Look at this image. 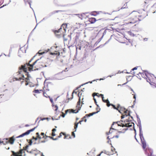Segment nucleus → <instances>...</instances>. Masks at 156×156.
<instances>
[{"instance_id": "1", "label": "nucleus", "mask_w": 156, "mask_h": 156, "mask_svg": "<svg viewBox=\"0 0 156 156\" xmlns=\"http://www.w3.org/2000/svg\"><path fill=\"white\" fill-rule=\"evenodd\" d=\"M33 58H32L28 63L25 64L24 65H22L19 67V71L18 72V75H21L19 78H16V80H21L22 83H24L25 85H27L29 82L28 81L29 80V76L27 71H34L38 70L44 67V64L39 59L36 60L32 63L31 62Z\"/></svg>"}, {"instance_id": "2", "label": "nucleus", "mask_w": 156, "mask_h": 156, "mask_svg": "<svg viewBox=\"0 0 156 156\" xmlns=\"http://www.w3.org/2000/svg\"><path fill=\"white\" fill-rule=\"evenodd\" d=\"M130 22L125 23L123 25L124 26H128L129 27H132V24L142 20L146 16L145 12H139L133 11L129 15Z\"/></svg>"}, {"instance_id": "3", "label": "nucleus", "mask_w": 156, "mask_h": 156, "mask_svg": "<svg viewBox=\"0 0 156 156\" xmlns=\"http://www.w3.org/2000/svg\"><path fill=\"white\" fill-rule=\"evenodd\" d=\"M130 124V123H126L125 124H122V123L120 122H113L110 129V130L109 131V132H107L106 134L107 135H110L116 131V129L112 128L114 125H115L116 126H122V127H126V128L122 129L123 131L119 132V133H124L125 131L127 129V127H129L132 126V125Z\"/></svg>"}, {"instance_id": "4", "label": "nucleus", "mask_w": 156, "mask_h": 156, "mask_svg": "<svg viewBox=\"0 0 156 156\" xmlns=\"http://www.w3.org/2000/svg\"><path fill=\"white\" fill-rule=\"evenodd\" d=\"M44 85V86L43 88V95L45 97L48 98L49 97V96L46 94V92L49 91V88L51 87L52 86V84L50 82H45Z\"/></svg>"}, {"instance_id": "5", "label": "nucleus", "mask_w": 156, "mask_h": 156, "mask_svg": "<svg viewBox=\"0 0 156 156\" xmlns=\"http://www.w3.org/2000/svg\"><path fill=\"white\" fill-rule=\"evenodd\" d=\"M111 136L110 135L107 137V138L109 140L107 142L110 145H112V142L114 143L117 141V139L119 137V135L114 136L112 137H111Z\"/></svg>"}, {"instance_id": "6", "label": "nucleus", "mask_w": 156, "mask_h": 156, "mask_svg": "<svg viewBox=\"0 0 156 156\" xmlns=\"http://www.w3.org/2000/svg\"><path fill=\"white\" fill-rule=\"evenodd\" d=\"M67 24L64 23L62 24L61 26V28L58 30H56L54 31V33L56 35H60L62 34L61 33V31L62 30V28H63L65 31H66V29L67 27Z\"/></svg>"}, {"instance_id": "7", "label": "nucleus", "mask_w": 156, "mask_h": 156, "mask_svg": "<svg viewBox=\"0 0 156 156\" xmlns=\"http://www.w3.org/2000/svg\"><path fill=\"white\" fill-rule=\"evenodd\" d=\"M105 153L108 155H111L115 153L116 151L115 149L111 146L110 149L105 151Z\"/></svg>"}, {"instance_id": "8", "label": "nucleus", "mask_w": 156, "mask_h": 156, "mask_svg": "<svg viewBox=\"0 0 156 156\" xmlns=\"http://www.w3.org/2000/svg\"><path fill=\"white\" fill-rule=\"evenodd\" d=\"M140 68L139 67H135L131 69L130 73L132 74L138 75L140 73Z\"/></svg>"}, {"instance_id": "9", "label": "nucleus", "mask_w": 156, "mask_h": 156, "mask_svg": "<svg viewBox=\"0 0 156 156\" xmlns=\"http://www.w3.org/2000/svg\"><path fill=\"white\" fill-rule=\"evenodd\" d=\"M147 76L146 77L145 79L147 80V82L149 83H153V76L151 75V74L149 73H146Z\"/></svg>"}, {"instance_id": "10", "label": "nucleus", "mask_w": 156, "mask_h": 156, "mask_svg": "<svg viewBox=\"0 0 156 156\" xmlns=\"http://www.w3.org/2000/svg\"><path fill=\"white\" fill-rule=\"evenodd\" d=\"M37 128V127H35L32 129L28 130L26 132L23 133L22 134L16 137V138H20L24 136L25 135H28L31 132L34 131V129Z\"/></svg>"}, {"instance_id": "11", "label": "nucleus", "mask_w": 156, "mask_h": 156, "mask_svg": "<svg viewBox=\"0 0 156 156\" xmlns=\"http://www.w3.org/2000/svg\"><path fill=\"white\" fill-rule=\"evenodd\" d=\"M84 121L85 122H86L87 119H85V116H84L83 118L81 120L79 121L78 122H75L74 124V128L75 129V131H76V129L78 127V124H81V122Z\"/></svg>"}, {"instance_id": "12", "label": "nucleus", "mask_w": 156, "mask_h": 156, "mask_svg": "<svg viewBox=\"0 0 156 156\" xmlns=\"http://www.w3.org/2000/svg\"><path fill=\"white\" fill-rule=\"evenodd\" d=\"M118 111L121 114H122L126 111H127V109L126 108L121 106L119 104H118Z\"/></svg>"}, {"instance_id": "13", "label": "nucleus", "mask_w": 156, "mask_h": 156, "mask_svg": "<svg viewBox=\"0 0 156 156\" xmlns=\"http://www.w3.org/2000/svg\"><path fill=\"white\" fill-rule=\"evenodd\" d=\"M23 151V150H20L19 151L17 152H15L14 151H12V152L14 156H22V154Z\"/></svg>"}, {"instance_id": "14", "label": "nucleus", "mask_w": 156, "mask_h": 156, "mask_svg": "<svg viewBox=\"0 0 156 156\" xmlns=\"http://www.w3.org/2000/svg\"><path fill=\"white\" fill-rule=\"evenodd\" d=\"M55 77L58 80H62L65 78V76L62 73H59L56 75Z\"/></svg>"}, {"instance_id": "15", "label": "nucleus", "mask_w": 156, "mask_h": 156, "mask_svg": "<svg viewBox=\"0 0 156 156\" xmlns=\"http://www.w3.org/2000/svg\"><path fill=\"white\" fill-rule=\"evenodd\" d=\"M141 143L142 144V147L143 149H145L147 145L146 144V142L144 139V137L143 136L140 137Z\"/></svg>"}, {"instance_id": "16", "label": "nucleus", "mask_w": 156, "mask_h": 156, "mask_svg": "<svg viewBox=\"0 0 156 156\" xmlns=\"http://www.w3.org/2000/svg\"><path fill=\"white\" fill-rule=\"evenodd\" d=\"M77 16V17L81 20H83L86 19L87 17V16L84 13H82L81 14H76Z\"/></svg>"}, {"instance_id": "17", "label": "nucleus", "mask_w": 156, "mask_h": 156, "mask_svg": "<svg viewBox=\"0 0 156 156\" xmlns=\"http://www.w3.org/2000/svg\"><path fill=\"white\" fill-rule=\"evenodd\" d=\"M101 97L102 98V101L106 103V105L108 107H109L111 105L108 99L105 100L104 99V95L103 94L101 95Z\"/></svg>"}, {"instance_id": "18", "label": "nucleus", "mask_w": 156, "mask_h": 156, "mask_svg": "<svg viewBox=\"0 0 156 156\" xmlns=\"http://www.w3.org/2000/svg\"><path fill=\"white\" fill-rule=\"evenodd\" d=\"M29 153L35 156H36L40 154V151L36 149L32 150L31 151H29Z\"/></svg>"}, {"instance_id": "19", "label": "nucleus", "mask_w": 156, "mask_h": 156, "mask_svg": "<svg viewBox=\"0 0 156 156\" xmlns=\"http://www.w3.org/2000/svg\"><path fill=\"white\" fill-rule=\"evenodd\" d=\"M148 73V72L146 71H143V72H140V73H139V75H138V76L140 77L141 76L143 78H144L145 79L147 76V73Z\"/></svg>"}, {"instance_id": "20", "label": "nucleus", "mask_w": 156, "mask_h": 156, "mask_svg": "<svg viewBox=\"0 0 156 156\" xmlns=\"http://www.w3.org/2000/svg\"><path fill=\"white\" fill-rule=\"evenodd\" d=\"M15 140V139L14 136L10 138L9 140H8V139H7V142L11 144H13Z\"/></svg>"}, {"instance_id": "21", "label": "nucleus", "mask_w": 156, "mask_h": 156, "mask_svg": "<svg viewBox=\"0 0 156 156\" xmlns=\"http://www.w3.org/2000/svg\"><path fill=\"white\" fill-rule=\"evenodd\" d=\"M146 153L148 156H156L152 155L153 151L150 149L147 150L146 151Z\"/></svg>"}, {"instance_id": "22", "label": "nucleus", "mask_w": 156, "mask_h": 156, "mask_svg": "<svg viewBox=\"0 0 156 156\" xmlns=\"http://www.w3.org/2000/svg\"><path fill=\"white\" fill-rule=\"evenodd\" d=\"M78 111H76V110H74L73 109H72L71 110L70 109H68L65 111V113L67 114L68 112H69L70 113H71V112L73 113H76L78 112Z\"/></svg>"}, {"instance_id": "23", "label": "nucleus", "mask_w": 156, "mask_h": 156, "mask_svg": "<svg viewBox=\"0 0 156 156\" xmlns=\"http://www.w3.org/2000/svg\"><path fill=\"white\" fill-rule=\"evenodd\" d=\"M122 114L123 115L121 117L122 118L125 117V116L127 117L130 114L129 111L127 109V111L125 112Z\"/></svg>"}, {"instance_id": "24", "label": "nucleus", "mask_w": 156, "mask_h": 156, "mask_svg": "<svg viewBox=\"0 0 156 156\" xmlns=\"http://www.w3.org/2000/svg\"><path fill=\"white\" fill-rule=\"evenodd\" d=\"M62 135L64 136V133H63V132H61L60 133L59 135L57 136V138H55V139H54L53 138V137H49V138H50L51 139H52L53 140H57L58 139V138L61 137Z\"/></svg>"}, {"instance_id": "25", "label": "nucleus", "mask_w": 156, "mask_h": 156, "mask_svg": "<svg viewBox=\"0 0 156 156\" xmlns=\"http://www.w3.org/2000/svg\"><path fill=\"white\" fill-rule=\"evenodd\" d=\"M81 91H83L82 90H81L80 91H79V93L78 94V97H79V101L77 102V104L79 105H80V97L82 95V93L81 92Z\"/></svg>"}, {"instance_id": "26", "label": "nucleus", "mask_w": 156, "mask_h": 156, "mask_svg": "<svg viewBox=\"0 0 156 156\" xmlns=\"http://www.w3.org/2000/svg\"><path fill=\"white\" fill-rule=\"evenodd\" d=\"M96 21V19L94 18H91L89 19V21L91 23H94Z\"/></svg>"}, {"instance_id": "27", "label": "nucleus", "mask_w": 156, "mask_h": 156, "mask_svg": "<svg viewBox=\"0 0 156 156\" xmlns=\"http://www.w3.org/2000/svg\"><path fill=\"white\" fill-rule=\"evenodd\" d=\"M36 134L37 135V137L36 138H35L34 136H33L32 138L33 139L36 140L38 139H40L42 138L40 136V135H39V133H37Z\"/></svg>"}, {"instance_id": "28", "label": "nucleus", "mask_w": 156, "mask_h": 156, "mask_svg": "<svg viewBox=\"0 0 156 156\" xmlns=\"http://www.w3.org/2000/svg\"><path fill=\"white\" fill-rule=\"evenodd\" d=\"M50 55H56L58 56H59L60 54V53L58 51H55L54 52H51L50 53Z\"/></svg>"}, {"instance_id": "29", "label": "nucleus", "mask_w": 156, "mask_h": 156, "mask_svg": "<svg viewBox=\"0 0 156 156\" xmlns=\"http://www.w3.org/2000/svg\"><path fill=\"white\" fill-rule=\"evenodd\" d=\"M63 138L64 139H69L71 138V136L69 135H66V134L64 133V137Z\"/></svg>"}, {"instance_id": "30", "label": "nucleus", "mask_w": 156, "mask_h": 156, "mask_svg": "<svg viewBox=\"0 0 156 156\" xmlns=\"http://www.w3.org/2000/svg\"><path fill=\"white\" fill-rule=\"evenodd\" d=\"M41 135L42 136V138H44L45 139H46L47 137H49L48 136L46 135H45L44 133H41Z\"/></svg>"}, {"instance_id": "31", "label": "nucleus", "mask_w": 156, "mask_h": 156, "mask_svg": "<svg viewBox=\"0 0 156 156\" xmlns=\"http://www.w3.org/2000/svg\"><path fill=\"white\" fill-rule=\"evenodd\" d=\"M139 130H140V137L143 136V132L142 131V128L141 126H139Z\"/></svg>"}, {"instance_id": "32", "label": "nucleus", "mask_w": 156, "mask_h": 156, "mask_svg": "<svg viewBox=\"0 0 156 156\" xmlns=\"http://www.w3.org/2000/svg\"><path fill=\"white\" fill-rule=\"evenodd\" d=\"M17 91V89L16 87L12 88L11 90V92L12 94H14Z\"/></svg>"}, {"instance_id": "33", "label": "nucleus", "mask_w": 156, "mask_h": 156, "mask_svg": "<svg viewBox=\"0 0 156 156\" xmlns=\"http://www.w3.org/2000/svg\"><path fill=\"white\" fill-rule=\"evenodd\" d=\"M97 113V112H93L92 113H90L89 114H87L85 116V118L86 117H89L90 116H92L93 115Z\"/></svg>"}, {"instance_id": "34", "label": "nucleus", "mask_w": 156, "mask_h": 156, "mask_svg": "<svg viewBox=\"0 0 156 156\" xmlns=\"http://www.w3.org/2000/svg\"><path fill=\"white\" fill-rule=\"evenodd\" d=\"M7 139H4L3 141H1V139H0V144L2 143L3 144H5L7 143Z\"/></svg>"}, {"instance_id": "35", "label": "nucleus", "mask_w": 156, "mask_h": 156, "mask_svg": "<svg viewBox=\"0 0 156 156\" xmlns=\"http://www.w3.org/2000/svg\"><path fill=\"white\" fill-rule=\"evenodd\" d=\"M102 94H100L98 93H93L92 94V96L94 98V97L95 96H97L98 97H99L100 96H101V95Z\"/></svg>"}, {"instance_id": "36", "label": "nucleus", "mask_w": 156, "mask_h": 156, "mask_svg": "<svg viewBox=\"0 0 156 156\" xmlns=\"http://www.w3.org/2000/svg\"><path fill=\"white\" fill-rule=\"evenodd\" d=\"M56 130L55 129H53L52 130V133L51 135L53 136H55V132Z\"/></svg>"}, {"instance_id": "37", "label": "nucleus", "mask_w": 156, "mask_h": 156, "mask_svg": "<svg viewBox=\"0 0 156 156\" xmlns=\"http://www.w3.org/2000/svg\"><path fill=\"white\" fill-rule=\"evenodd\" d=\"M28 147H29L28 145H27L26 146L24 147H23V152H24V150H26L27 151V152H29L30 151H29L28 150Z\"/></svg>"}, {"instance_id": "38", "label": "nucleus", "mask_w": 156, "mask_h": 156, "mask_svg": "<svg viewBox=\"0 0 156 156\" xmlns=\"http://www.w3.org/2000/svg\"><path fill=\"white\" fill-rule=\"evenodd\" d=\"M52 106L53 107V109L55 111H56L58 109V107L57 106V105H53V104L52 105Z\"/></svg>"}, {"instance_id": "39", "label": "nucleus", "mask_w": 156, "mask_h": 156, "mask_svg": "<svg viewBox=\"0 0 156 156\" xmlns=\"http://www.w3.org/2000/svg\"><path fill=\"white\" fill-rule=\"evenodd\" d=\"M110 105H111L112 106L113 108L114 109H116L118 111V105H117V107H116L115 105H114L113 104H110Z\"/></svg>"}, {"instance_id": "40", "label": "nucleus", "mask_w": 156, "mask_h": 156, "mask_svg": "<svg viewBox=\"0 0 156 156\" xmlns=\"http://www.w3.org/2000/svg\"><path fill=\"white\" fill-rule=\"evenodd\" d=\"M43 91L42 90H34L33 92H34L35 93H40V91Z\"/></svg>"}, {"instance_id": "41", "label": "nucleus", "mask_w": 156, "mask_h": 156, "mask_svg": "<svg viewBox=\"0 0 156 156\" xmlns=\"http://www.w3.org/2000/svg\"><path fill=\"white\" fill-rule=\"evenodd\" d=\"M25 3H28L30 5V2H31V0H24Z\"/></svg>"}, {"instance_id": "42", "label": "nucleus", "mask_w": 156, "mask_h": 156, "mask_svg": "<svg viewBox=\"0 0 156 156\" xmlns=\"http://www.w3.org/2000/svg\"><path fill=\"white\" fill-rule=\"evenodd\" d=\"M96 109L97 110V112H97V113H98L100 111V108L98 105H97V107L96 108Z\"/></svg>"}, {"instance_id": "43", "label": "nucleus", "mask_w": 156, "mask_h": 156, "mask_svg": "<svg viewBox=\"0 0 156 156\" xmlns=\"http://www.w3.org/2000/svg\"><path fill=\"white\" fill-rule=\"evenodd\" d=\"M72 136H73V138L75 137V133H74V132H72Z\"/></svg>"}, {"instance_id": "44", "label": "nucleus", "mask_w": 156, "mask_h": 156, "mask_svg": "<svg viewBox=\"0 0 156 156\" xmlns=\"http://www.w3.org/2000/svg\"><path fill=\"white\" fill-rule=\"evenodd\" d=\"M94 101L95 102V104L97 106V105H98L97 104V102L96 101V99L94 98Z\"/></svg>"}, {"instance_id": "45", "label": "nucleus", "mask_w": 156, "mask_h": 156, "mask_svg": "<svg viewBox=\"0 0 156 156\" xmlns=\"http://www.w3.org/2000/svg\"><path fill=\"white\" fill-rule=\"evenodd\" d=\"M91 153H90V152L89 153H87V155L86 156H91Z\"/></svg>"}, {"instance_id": "46", "label": "nucleus", "mask_w": 156, "mask_h": 156, "mask_svg": "<svg viewBox=\"0 0 156 156\" xmlns=\"http://www.w3.org/2000/svg\"><path fill=\"white\" fill-rule=\"evenodd\" d=\"M50 101H51V103L53 104L54 102H53V100L51 98H50Z\"/></svg>"}, {"instance_id": "47", "label": "nucleus", "mask_w": 156, "mask_h": 156, "mask_svg": "<svg viewBox=\"0 0 156 156\" xmlns=\"http://www.w3.org/2000/svg\"><path fill=\"white\" fill-rule=\"evenodd\" d=\"M32 143V140H30L29 142V144L30 145H31Z\"/></svg>"}, {"instance_id": "48", "label": "nucleus", "mask_w": 156, "mask_h": 156, "mask_svg": "<svg viewBox=\"0 0 156 156\" xmlns=\"http://www.w3.org/2000/svg\"><path fill=\"white\" fill-rule=\"evenodd\" d=\"M60 10H56V11H55L54 12V13H55L58 12H60Z\"/></svg>"}, {"instance_id": "49", "label": "nucleus", "mask_w": 156, "mask_h": 156, "mask_svg": "<svg viewBox=\"0 0 156 156\" xmlns=\"http://www.w3.org/2000/svg\"><path fill=\"white\" fill-rule=\"evenodd\" d=\"M48 119V118H44L43 119H41V120H45V119Z\"/></svg>"}, {"instance_id": "50", "label": "nucleus", "mask_w": 156, "mask_h": 156, "mask_svg": "<svg viewBox=\"0 0 156 156\" xmlns=\"http://www.w3.org/2000/svg\"><path fill=\"white\" fill-rule=\"evenodd\" d=\"M149 1L147 0H146V1H145L144 2H145V4H146V3H147H147H149Z\"/></svg>"}, {"instance_id": "51", "label": "nucleus", "mask_w": 156, "mask_h": 156, "mask_svg": "<svg viewBox=\"0 0 156 156\" xmlns=\"http://www.w3.org/2000/svg\"><path fill=\"white\" fill-rule=\"evenodd\" d=\"M39 154L41 156H44L43 155V154L42 153H40V154Z\"/></svg>"}, {"instance_id": "52", "label": "nucleus", "mask_w": 156, "mask_h": 156, "mask_svg": "<svg viewBox=\"0 0 156 156\" xmlns=\"http://www.w3.org/2000/svg\"><path fill=\"white\" fill-rule=\"evenodd\" d=\"M38 53H39V54H41V55H42V54H43V53H44V52H42V53H40V51H39Z\"/></svg>"}, {"instance_id": "53", "label": "nucleus", "mask_w": 156, "mask_h": 156, "mask_svg": "<svg viewBox=\"0 0 156 156\" xmlns=\"http://www.w3.org/2000/svg\"><path fill=\"white\" fill-rule=\"evenodd\" d=\"M65 116V114L63 113L62 115V117H64Z\"/></svg>"}, {"instance_id": "54", "label": "nucleus", "mask_w": 156, "mask_h": 156, "mask_svg": "<svg viewBox=\"0 0 156 156\" xmlns=\"http://www.w3.org/2000/svg\"><path fill=\"white\" fill-rule=\"evenodd\" d=\"M29 126V125H27V124L26 125H25V126Z\"/></svg>"}, {"instance_id": "55", "label": "nucleus", "mask_w": 156, "mask_h": 156, "mask_svg": "<svg viewBox=\"0 0 156 156\" xmlns=\"http://www.w3.org/2000/svg\"><path fill=\"white\" fill-rule=\"evenodd\" d=\"M3 95H4L3 94V95L1 94V95H0V97H1L2 96H3ZM1 98H2V97H1Z\"/></svg>"}, {"instance_id": "56", "label": "nucleus", "mask_w": 156, "mask_h": 156, "mask_svg": "<svg viewBox=\"0 0 156 156\" xmlns=\"http://www.w3.org/2000/svg\"><path fill=\"white\" fill-rule=\"evenodd\" d=\"M133 98H136V97H135V95H134V96H133Z\"/></svg>"}, {"instance_id": "57", "label": "nucleus", "mask_w": 156, "mask_h": 156, "mask_svg": "<svg viewBox=\"0 0 156 156\" xmlns=\"http://www.w3.org/2000/svg\"><path fill=\"white\" fill-rule=\"evenodd\" d=\"M78 119H79L78 118H76V120H78Z\"/></svg>"}, {"instance_id": "58", "label": "nucleus", "mask_w": 156, "mask_h": 156, "mask_svg": "<svg viewBox=\"0 0 156 156\" xmlns=\"http://www.w3.org/2000/svg\"><path fill=\"white\" fill-rule=\"evenodd\" d=\"M79 49L80 50L81 49V47H80V48H79Z\"/></svg>"}, {"instance_id": "59", "label": "nucleus", "mask_w": 156, "mask_h": 156, "mask_svg": "<svg viewBox=\"0 0 156 156\" xmlns=\"http://www.w3.org/2000/svg\"><path fill=\"white\" fill-rule=\"evenodd\" d=\"M100 155H101V154H99V155H98V156H100Z\"/></svg>"}, {"instance_id": "60", "label": "nucleus", "mask_w": 156, "mask_h": 156, "mask_svg": "<svg viewBox=\"0 0 156 156\" xmlns=\"http://www.w3.org/2000/svg\"><path fill=\"white\" fill-rule=\"evenodd\" d=\"M135 139H136V141L138 142V141H137V139L136 138H135Z\"/></svg>"}, {"instance_id": "61", "label": "nucleus", "mask_w": 156, "mask_h": 156, "mask_svg": "<svg viewBox=\"0 0 156 156\" xmlns=\"http://www.w3.org/2000/svg\"><path fill=\"white\" fill-rule=\"evenodd\" d=\"M126 7H124L123 8H126Z\"/></svg>"}, {"instance_id": "62", "label": "nucleus", "mask_w": 156, "mask_h": 156, "mask_svg": "<svg viewBox=\"0 0 156 156\" xmlns=\"http://www.w3.org/2000/svg\"><path fill=\"white\" fill-rule=\"evenodd\" d=\"M126 122H129V120H128V121L127 120L126 121Z\"/></svg>"}, {"instance_id": "63", "label": "nucleus", "mask_w": 156, "mask_h": 156, "mask_svg": "<svg viewBox=\"0 0 156 156\" xmlns=\"http://www.w3.org/2000/svg\"><path fill=\"white\" fill-rule=\"evenodd\" d=\"M90 108H91V106H90Z\"/></svg>"}, {"instance_id": "64", "label": "nucleus", "mask_w": 156, "mask_h": 156, "mask_svg": "<svg viewBox=\"0 0 156 156\" xmlns=\"http://www.w3.org/2000/svg\"><path fill=\"white\" fill-rule=\"evenodd\" d=\"M131 119H133V118H132V117H131Z\"/></svg>"}]
</instances>
